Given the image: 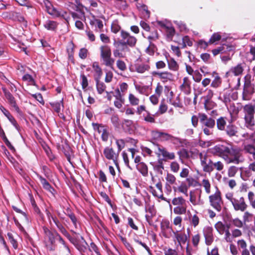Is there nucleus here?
I'll return each mask as SVG.
<instances>
[{
  "mask_svg": "<svg viewBox=\"0 0 255 255\" xmlns=\"http://www.w3.org/2000/svg\"><path fill=\"white\" fill-rule=\"evenodd\" d=\"M210 152L213 155L222 158L227 164H239L245 160L240 149L234 148L232 144L216 145L210 149Z\"/></svg>",
  "mask_w": 255,
  "mask_h": 255,
  "instance_id": "nucleus-1",
  "label": "nucleus"
},
{
  "mask_svg": "<svg viewBox=\"0 0 255 255\" xmlns=\"http://www.w3.org/2000/svg\"><path fill=\"white\" fill-rule=\"evenodd\" d=\"M243 109L244 113L245 127L251 130H255V104H247L243 107Z\"/></svg>",
  "mask_w": 255,
  "mask_h": 255,
  "instance_id": "nucleus-2",
  "label": "nucleus"
},
{
  "mask_svg": "<svg viewBox=\"0 0 255 255\" xmlns=\"http://www.w3.org/2000/svg\"><path fill=\"white\" fill-rule=\"evenodd\" d=\"M121 39L118 41H115L114 45L117 46H121L122 47H126L127 46L130 47H135L137 39L134 36L131 35L130 33L126 31L122 30L121 31Z\"/></svg>",
  "mask_w": 255,
  "mask_h": 255,
  "instance_id": "nucleus-3",
  "label": "nucleus"
},
{
  "mask_svg": "<svg viewBox=\"0 0 255 255\" xmlns=\"http://www.w3.org/2000/svg\"><path fill=\"white\" fill-rule=\"evenodd\" d=\"M221 195V192L217 188L216 192L209 197L210 205L218 212L221 211L223 204Z\"/></svg>",
  "mask_w": 255,
  "mask_h": 255,
  "instance_id": "nucleus-4",
  "label": "nucleus"
},
{
  "mask_svg": "<svg viewBox=\"0 0 255 255\" xmlns=\"http://www.w3.org/2000/svg\"><path fill=\"white\" fill-rule=\"evenodd\" d=\"M243 91L242 93V100L249 101L252 98V95L254 93V88L250 80L245 77Z\"/></svg>",
  "mask_w": 255,
  "mask_h": 255,
  "instance_id": "nucleus-5",
  "label": "nucleus"
},
{
  "mask_svg": "<svg viewBox=\"0 0 255 255\" xmlns=\"http://www.w3.org/2000/svg\"><path fill=\"white\" fill-rule=\"evenodd\" d=\"M157 151L155 152L158 157L162 156L163 160H173L175 158V153L173 152H169L166 148L159 144H156Z\"/></svg>",
  "mask_w": 255,
  "mask_h": 255,
  "instance_id": "nucleus-6",
  "label": "nucleus"
},
{
  "mask_svg": "<svg viewBox=\"0 0 255 255\" xmlns=\"http://www.w3.org/2000/svg\"><path fill=\"white\" fill-rule=\"evenodd\" d=\"M46 215L47 218L49 221V223L51 224V220L54 223L57 228L61 232V233L66 236L68 239H70V235L62 225V224L60 222L58 219L56 218V217L53 216L51 213L48 210L46 211Z\"/></svg>",
  "mask_w": 255,
  "mask_h": 255,
  "instance_id": "nucleus-7",
  "label": "nucleus"
},
{
  "mask_svg": "<svg viewBox=\"0 0 255 255\" xmlns=\"http://www.w3.org/2000/svg\"><path fill=\"white\" fill-rule=\"evenodd\" d=\"M160 228L164 237L169 239L172 237V233L174 231L168 220H163L160 223Z\"/></svg>",
  "mask_w": 255,
  "mask_h": 255,
  "instance_id": "nucleus-8",
  "label": "nucleus"
},
{
  "mask_svg": "<svg viewBox=\"0 0 255 255\" xmlns=\"http://www.w3.org/2000/svg\"><path fill=\"white\" fill-rule=\"evenodd\" d=\"M172 237H173V241L175 243H177L178 245L182 247V245L185 244L187 241L188 237L184 233L182 232L181 230L174 231L172 233Z\"/></svg>",
  "mask_w": 255,
  "mask_h": 255,
  "instance_id": "nucleus-9",
  "label": "nucleus"
},
{
  "mask_svg": "<svg viewBox=\"0 0 255 255\" xmlns=\"http://www.w3.org/2000/svg\"><path fill=\"white\" fill-rule=\"evenodd\" d=\"M152 74L157 76L163 83L171 82L174 80V75L168 71H154Z\"/></svg>",
  "mask_w": 255,
  "mask_h": 255,
  "instance_id": "nucleus-10",
  "label": "nucleus"
},
{
  "mask_svg": "<svg viewBox=\"0 0 255 255\" xmlns=\"http://www.w3.org/2000/svg\"><path fill=\"white\" fill-rule=\"evenodd\" d=\"M199 121L201 126L208 128H215V121L212 118H209L205 114L199 113Z\"/></svg>",
  "mask_w": 255,
  "mask_h": 255,
  "instance_id": "nucleus-11",
  "label": "nucleus"
},
{
  "mask_svg": "<svg viewBox=\"0 0 255 255\" xmlns=\"http://www.w3.org/2000/svg\"><path fill=\"white\" fill-rule=\"evenodd\" d=\"M242 147L245 154L249 157H252L255 160V143H250L244 142L242 144Z\"/></svg>",
  "mask_w": 255,
  "mask_h": 255,
  "instance_id": "nucleus-12",
  "label": "nucleus"
},
{
  "mask_svg": "<svg viewBox=\"0 0 255 255\" xmlns=\"http://www.w3.org/2000/svg\"><path fill=\"white\" fill-rule=\"evenodd\" d=\"M104 154L108 159L113 160L115 165L118 166L119 152L116 153L113 148L106 147L104 150Z\"/></svg>",
  "mask_w": 255,
  "mask_h": 255,
  "instance_id": "nucleus-13",
  "label": "nucleus"
},
{
  "mask_svg": "<svg viewBox=\"0 0 255 255\" xmlns=\"http://www.w3.org/2000/svg\"><path fill=\"white\" fill-rule=\"evenodd\" d=\"M2 91L9 104L14 109L17 113H19L20 110L16 104V101L13 95L5 88H2Z\"/></svg>",
  "mask_w": 255,
  "mask_h": 255,
  "instance_id": "nucleus-14",
  "label": "nucleus"
},
{
  "mask_svg": "<svg viewBox=\"0 0 255 255\" xmlns=\"http://www.w3.org/2000/svg\"><path fill=\"white\" fill-rule=\"evenodd\" d=\"M234 209L236 211H244L247 207L244 197H241L239 199H236L232 203Z\"/></svg>",
  "mask_w": 255,
  "mask_h": 255,
  "instance_id": "nucleus-15",
  "label": "nucleus"
},
{
  "mask_svg": "<svg viewBox=\"0 0 255 255\" xmlns=\"http://www.w3.org/2000/svg\"><path fill=\"white\" fill-rule=\"evenodd\" d=\"M203 232L206 244L208 246L210 245L214 240L212 228L210 227H205L203 229Z\"/></svg>",
  "mask_w": 255,
  "mask_h": 255,
  "instance_id": "nucleus-16",
  "label": "nucleus"
},
{
  "mask_svg": "<svg viewBox=\"0 0 255 255\" xmlns=\"http://www.w3.org/2000/svg\"><path fill=\"white\" fill-rule=\"evenodd\" d=\"M244 68L243 64L240 63L238 64L236 66L232 67L229 72L227 73V74H229V75H234L236 76H239L242 74Z\"/></svg>",
  "mask_w": 255,
  "mask_h": 255,
  "instance_id": "nucleus-17",
  "label": "nucleus"
},
{
  "mask_svg": "<svg viewBox=\"0 0 255 255\" xmlns=\"http://www.w3.org/2000/svg\"><path fill=\"white\" fill-rule=\"evenodd\" d=\"M145 211L147 214L145 215L146 221L151 225L152 223V218L156 215V210L153 206H149L145 208Z\"/></svg>",
  "mask_w": 255,
  "mask_h": 255,
  "instance_id": "nucleus-18",
  "label": "nucleus"
},
{
  "mask_svg": "<svg viewBox=\"0 0 255 255\" xmlns=\"http://www.w3.org/2000/svg\"><path fill=\"white\" fill-rule=\"evenodd\" d=\"M181 90L185 94L188 95L191 93V82L188 77H184L183 83L180 86Z\"/></svg>",
  "mask_w": 255,
  "mask_h": 255,
  "instance_id": "nucleus-19",
  "label": "nucleus"
},
{
  "mask_svg": "<svg viewBox=\"0 0 255 255\" xmlns=\"http://www.w3.org/2000/svg\"><path fill=\"white\" fill-rule=\"evenodd\" d=\"M43 229L45 234V239H47L50 244H54L55 242V238L57 237L55 235V232H52L45 227H44Z\"/></svg>",
  "mask_w": 255,
  "mask_h": 255,
  "instance_id": "nucleus-20",
  "label": "nucleus"
},
{
  "mask_svg": "<svg viewBox=\"0 0 255 255\" xmlns=\"http://www.w3.org/2000/svg\"><path fill=\"white\" fill-rule=\"evenodd\" d=\"M47 12L50 15L54 17H60L63 16L62 11L58 10L55 7H54L51 3L45 8Z\"/></svg>",
  "mask_w": 255,
  "mask_h": 255,
  "instance_id": "nucleus-21",
  "label": "nucleus"
},
{
  "mask_svg": "<svg viewBox=\"0 0 255 255\" xmlns=\"http://www.w3.org/2000/svg\"><path fill=\"white\" fill-rule=\"evenodd\" d=\"M163 161V159L159 158L156 162H150L154 171L160 174H162L164 169Z\"/></svg>",
  "mask_w": 255,
  "mask_h": 255,
  "instance_id": "nucleus-22",
  "label": "nucleus"
},
{
  "mask_svg": "<svg viewBox=\"0 0 255 255\" xmlns=\"http://www.w3.org/2000/svg\"><path fill=\"white\" fill-rule=\"evenodd\" d=\"M100 58L103 64L113 69L115 60L112 58V55L101 57Z\"/></svg>",
  "mask_w": 255,
  "mask_h": 255,
  "instance_id": "nucleus-23",
  "label": "nucleus"
},
{
  "mask_svg": "<svg viewBox=\"0 0 255 255\" xmlns=\"http://www.w3.org/2000/svg\"><path fill=\"white\" fill-rule=\"evenodd\" d=\"M225 130L226 134L229 137L236 136L238 133V128L233 124L228 125Z\"/></svg>",
  "mask_w": 255,
  "mask_h": 255,
  "instance_id": "nucleus-24",
  "label": "nucleus"
},
{
  "mask_svg": "<svg viewBox=\"0 0 255 255\" xmlns=\"http://www.w3.org/2000/svg\"><path fill=\"white\" fill-rule=\"evenodd\" d=\"M165 180L167 182L166 184V188H167V187H169V191H171V187L170 185L176 184V179L175 176L171 173H167L166 176L165 177Z\"/></svg>",
  "mask_w": 255,
  "mask_h": 255,
  "instance_id": "nucleus-25",
  "label": "nucleus"
},
{
  "mask_svg": "<svg viewBox=\"0 0 255 255\" xmlns=\"http://www.w3.org/2000/svg\"><path fill=\"white\" fill-rule=\"evenodd\" d=\"M58 26V23L53 20H47L43 24V26L48 30L55 31Z\"/></svg>",
  "mask_w": 255,
  "mask_h": 255,
  "instance_id": "nucleus-26",
  "label": "nucleus"
},
{
  "mask_svg": "<svg viewBox=\"0 0 255 255\" xmlns=\"http://www.w3.org/2000/svg\"><path fill=\"white\" fill-rule=\"evenodd\" d=\"M90 24L95 25V31L97 32H102L104 27L103 21L99 19L94 18L90 21Z\"/></svg>",
  "mask_w": 255,
  "mask_h": 255,
  "instance_id": "nucleus-27",
  "label": "nucleus"
},
{
  "mask_svg": "<svg viewBox=\"0 0 255 255\" xmlns=\"http://www.w3.org/2000/svg\"><path fill=\"white\" fill-rule=\"evenodd\" d=\"M136 168L139 172L144 177L148 175V167L144 162H140L136 165Z\"/></svg>",
  "mask_w": 255,
  "mask_h": 255,
  "instance_id": "nucleus-28",
  "label": "nucleus"
},
{
  "mask_svg": "<svg viewBox=\"0 0 255 255\" xmlns=\"http://www.w3.org/2000/svg\"><path fill=\"white\" fill-rule=\"evenodd\" d=\"M168 68L172 71H177L179 69V65L177 62L173 58L167 59Z\"/></svg>",
  "mask_w": 255,
  "mask_h": 255,
  "instance_id": "nucleus-29",
  "label": "nucleus"
},
{
  "mask_svg": "<svg viewBox=\"0 0 255 255\" xmlns=\"http://www.w3.org/2000/svg\"><path fill=\"white\" fill-rule=\"evenodd\" d=\"M142 118L147 123L151 124L155 123L154 115L151 114L149 111H146V113H143L142 115Z\"/></svg>",
  "mask_w": 255,
  "mask_h": 255,
  "instance_id": "nucleus-30",
  "label": "nucleus"
},
{
  "mask_svg": "<svg viewBox=\"0 0 255 255\" xmlns=\"http://www.w3.org/2000/svg\"><path fill=\"white\" fill-rule=\"evenodd\" d=\"M100 57L112 55L111 48L108 45H102L100 47Z\"/></svg>",
  "mask_w": 255,
  "mask_h": 255,
  "instance_id": "nucleus-31",
  "label": "nucleus"
},
{
  "mask_svg": "<svg viewBox=\"0 0 255 255\" xmlns=\"http://www.w3.org/2000/svg\"><path fill=\"white\" fill-rule=\"evenodd\" d=\"M135 71L139 73H143L146 71H148L150 69V66L148 64H136L135 66Z\"/></svg>",
  "mask_w": 255,
  "mask_h": 255,
  "instance_id": "nucleus-32",
  "label": "nucleus"
},
{
  "mask_svg": "<svg viewBox=\"0 0 255 255\" xmlns=\"http://www.w3.org/2000/svg\"><path fill=\"white\" fill-rule=\"evenodd\" d=\"M217 127L220 130H224L226 128V121L225 118L220 117L217 120Z\"/></svg>",
  "mask_w": 255,
  "mask_h": 255,
  "instance_id": "nucleus-33",
  "label": "nucleus"
},
{
  "mask_svg": "<svg viewBox=\"0 0 255 255\" xmlns=\"http://www.w3.org/2000/svg\"><path fill=\"white\" fill-rule=\"evenodd\" d=\"M100 79L96 78V88L97 91L99 94H102L106 88V85L100 81Z\"/></svg>",
  "mask_w": 255,
  "mask_h": 255,
  "instance_id": "nucleus-34",
  "label": "nucleus"
},
{
  "mask_svg": "<svg viewBox=\"0 0 255 255\" xmlns=\"http://www.w3.org/2000/svg\"><path fill=\"white\" fill-rule=\"evenodd\" d=\"M63 152L67 158V160L72 164L71 157L73 154V151L69 145H66L63 148Z\"/></svg>",
  "mask_w": 255,
  "mask_h": 255,
  "instance_id": "nucleus-35",
  "label": "nucleus"
},
{
  "mask_svg": "<svg viewBox=\"0 0 255 255\" xmlns=\"http://www.w3.org/2000/svg\"><path fill=\"white\" fill-rule=\"evenodd\" d=\"M198 154L200 160L201 165L203 168L204 166L208 161V154L207 152L205 151L200 152H198Z\"/></svg>",
  "mask_w": 255,
  "mask_h": 255,
  "instance_id": "nucleus-36",
  "label": "nucleus"
},
{
  "mask_svg": "<svg viewBox=\"0 0 255 255\" xmlns=\"http://www.w3.org/2000/svg\"><path fill=\"white\" fill-rule=\"evenodd\" d=\"M38 178L40 180V181L41 183V184L42 185V186L43 187L50 191V192H52V190H53V189L52 188V187L51 186V185H50V184L48 183V182L46 180V179H45L44 178H43V177H42L40 175H38Z\"/></svg>",
  "mask_w": 255,
  "mask_h": 255,
  "instance_id": "nucleus-37",
  "label": "nucleus"
},
{
  "mask_svg": "<svg viewBox=\"0 0 255 255\" xmlns=\"http://www.w3.org/2000/svg\"><path fill=\"white\" fill-rule=\"evenodd\" d=\"M252 133L246 132L242 135V137L244 138L243 142H247L248 140H251L254 143H255V129Z\"/></svg>",
  "mask_w": 255,
  "mask_h": 255,
  "instance_id": "nucleus-38",
  "label": "nucleus"
},
{
  "mask_svg": "<svg viewBox=\"0 0 255 255\" xmlns=\"http://www.w3.org/2000/svg\"><path fill=\"white\" fill-rule=\"evenodd\" d=\"M201 193L199 195L198 199H196V196L194 194V192L192 191L190 192V201L193 205H197L200 204V197H201Z\"/></svg>",
  "mask_w": 255,
  "mask_h": 255,
  "instance_id": "nucleus-39",
  "label": "nucleus"
},
{
  "mask_svg": "<svg viewBox=\"0 0 255 255\" xmlns=\"http://www.w3.org/2000/svg\"><path fill=\"white\" fill-rule=\"evenodd\" d=\"M186 205L177 206L173 209V212L176 215H182L186 213Z\"/></svg>",
  "mask_w": 255,
  "mask_h": 255,
  "instance_id": "nucleus-40",
  "label": "nucleus"
},
{
  "mask_svg": "<svg viewBox=\"0 0 255 255\" xmlns=\"http://www.w3.org/2000/svg\"><path fill=\"white\" fill-rule=\"evenodd\" d=\"M92 67L97 75L96 78L100 79L103 75L102 69L100 67L99 64L97 62H94L92 64Z\"/></svg>",
  "mask_w": 255,
  "mask_h": 255,
  "instance_id": "nucleus-41",
  "label": "nucleus"
},
{
  "mask_svg": "<svg viewBox=\"0 0 255 255\" xmlns=\"http://www.w3.org/2000/svg\"><path fill=\"white\" fill-rule=\"evenodd\" d=\"M172 203L175 206L186 205V200L182 197H175L173 199Z\"/></svg>",
  "mask_w": 255,
  "mask_h": 255,
  "instance_id": "nucleus-42",
  "label": "nucleus"
},
{
  "mask_svg": "<svg viewBox=\"0 0 255 255\" xmlns=\"http://www.w3.org/2000/svg\"><path fill=\"white\" fill-rule=\"evenodd\" d=\"M50 104L53 110L57 113L60 112L61 105L63 107V100H61L59 102L50 103Z\"/></svg>",
  "mask_w": 255,
  "mask_h": 255,
  "instance_id": "nucleus-43",
  "label": "nucleus"
},
{
  "mask_svg": "<svg viewBox=\"0 0 255 255\" xmlns=\"http://www.w3.org/2000/svg\"><path fill=\"white\" fill-rule=\"evenodd\" d=\"M120 239L122 243L124 244L126 248L127 249V250L130 253H134V250L133 248H132V246L130 244V243L127 241V239L125 238L122 236H121Z\"/></svg>",
  "mask_w": 255,
  "mask_h": 255,
  "instance_id": "nucleus-44",
  "label": "nucleus"
},
{
  "mask_svg": "<svg viewBox=\"0 0 255 255\" xmlns=\"http://www.w3.org/2000/svg\"><path fill=\"white\" fill-rule=\"evenodd\" d=\"M128 100L130 104L132 106H137L139 103V99L132 94L128 95Z\"/></svg>",
  "mask_w": 255,
  "mask_h": 255,
  "instance_id": "nucleus-45",
  "label": "nucleus"
},
{
  "mask_svg": "<svg viewBox=\"0 0 255 255\" xmlns=\"http://www.w3.org/2000/svg\"><path fill=\"white\" fill-rule=\"evenodd\" d=\"M213 163V162L211 159L208 160L207 162L206 163L203 168V171L209 173L212 172L213 171V168L212 167V165Z\"/></svg>",
  "mask_w": 255,
  "mask_h": 255,
  "instance_id": "nucleus-46",
  "label": "nucleus"
},
{
  "mask_svg": "<svg viewBox=\"0 0 255 255\" xmlns=\"http://www.w3.org/2000/svg\"><path fill=\"white\" fill-rule=\"evenodd\" d=\"M111 121L115 128H118L120 127L121 125V122L117 115H112L111 118Z\"/></svg>",
  "mask_w": 255,
  "mask_h": 255,
  "instance_id": "nucleus-47",
  "label": "nucleus"
},
{
  "mask_svg": "<svg viewBox=\"0 0 255 255\" xmlns=\"http://www.w3.org/2000/svg\"><path fill=\"white\" fill-rule=\"evenodd\" d=\"M222 83V80L221 78L217 75L214 79V80L212 82L211 84V86L217 88L220 86L221 84Z\"/></svg>",
  "mask_w": 255,
  "mask_h": 255,
  "instance_id": "nucleus-48",
  "label": "nucleus"
},
{
  "mask_svg": "<svg viewBox=\"0 0 255 255\" xmlns=\"http://www.w3.org/2000/svg\"><path fill=\"white\" fill-rule=\"evenodd\" d=\"M238 168L235 166H230L228 170V175L229 177H233L235 176L238 171Z\"/></svg>",
  "mask_w": 255,
  "mask_h": 255,
  "instance_id": "nucleus-49",
  "label": "nucleus"
},
{
  "mask_svg": "<svg viewBox=\"0 0 255 255\" xmlns=\"http://www.w3.org/2000/svg\"><path fill=\"white\" fill-rule=\"evenodd\" d=\"M228 46L227 45H223L216 49L212 50V53L214 56L218 55L219 53H223L225 52V49H227Z\"/></svg>",
  "mask_w": 255,
  "mask_h": 255,
  "instance_id": "nucleus-50",
  "label": "nucleus"
},
{
  "mask_svg": "<svg viewBox=\"0 0 255 255\" xmlns=\"http://www.w3.org/2000/svg\"><path fill=\"white\" fill-rule=\"evenodd\" d=\"M188 186L184 183H182L178 187V192L184 194L186 196H188Z\"/></svg>",
  "mask_w": 255,
  "mask_h": 255,
  "instance_id": "nucleus-51",
  "label": "nucleus"
},
{
  "mask_svg": "<svg viewBox=\"0 0 255 255\" xmlns=\"http://www.w3.org/2000/svg\"><path fill=\"white\" fill-rule=\"evenodd\" d=\"M155 50V45L151 41H150L148 46L146 49V52L149 55H153Z\"/></svg>",
  "mask_w": 255,
  "mask_h": 255,
  "instance_id": "nucleus-52",
  "label": "nucleus"
},
{
  "mask_svg": "<svg viewBox=\"0 0 255 255\" xmlns=\"http://www.w3.org/2000/svg\"><path fill=\"white\" fill-rule=\"evenodd\" d=\"M202 185L204 187L206 192L209 194L211 192V184L208 179H204L202 180Z\"/></svg>",
  "mask_w": 255,
  "mask_h": 255,
  "instance_id": "nucleus-53",
  "label": "nucleus"
},
{
  "mask_svg": "<svg viewBox=\"0 0 255 255\" xmlns=\"http://www.w3.org/2000/svg\"><path fill=\"white\" fill-rule=\"evenodd\" d=\"M203 133L208 136L213 135L214 128H208L207 127L201 126Z\"/></svg>",
  "mask_w": 255,
  "mask_h": 255,
  "instance_id": "nucleus-54",
  "label": "nucleus"
},
{
  "mask_svg": "<svg viewBox=\"0 0 255 255\" xmlns=\"http://www.w3.org/2000/svg\"><path fill=\"white\" fill-rule=\"evenodd\" d=\"M221 38V35L218 33H214L211 37L208 43L210 44H213L216 41H219Z\"/></svg>",
  "mask_w": 255,
  "mask_h": 255,
  "instance_id": "nucleus-55",
  "label": "nucleus"
},
{
  "mask_svg": "<svg viewBox=\"0 0 255 255\" xmlns=\"http://www.w3.org/2000/svg\"><path fill=\"white\" fill-rule=\"evenodd\" d=\"M7 236L8 238L10 243L12 244L14 249H16L18 247V244L17 241L14 239L12 234L10 233H8Z\"/></svg>",
  "mask_w": 255,
  "mask_h": 255,
  "instance_id": "nucleus-56",
  "label": "nucleus"
},
{
  "mask_svg": "<svg viewBox=\"0 0 255 255\" xmlns=\"http://www.w3.org/2000/svg\"><path fill=\"white\" fill-rule=\"evenodd\" d=\"M170 168L172 172L177 173L179 170L180 166L178 162L176 161H173L170 163Z\"/></svg>",
  "mask_w": 255,
  "mask_h": 255,
  "instance_id": "nucleus-57",
  "label": "nucleus"
},
{
  "mask_svg": "<svg viewBox=\"0 0 255 255\" xmlns=\"http://www.w3.org/2000/svg\"><path fill=\"white\" fill-rule=\"evenodd\" d=\"M121 26L117 21H114L111 25V31L114 33H117L121 30Z\"/></svg>",
  "mask_w": 255,
  "mask_h": 255,
  "instance_id": "nucleus-58",
  "label": "nucleus"
},
{
  "mask_svg": "<svg viewBox=\"0 0 255 255\" xmlns=\"http://www.w3.org/2000/svg\"><path fill=\"white\" fill-rule=\"evenodd\" d=\"M117 67L121 71H125L127 69V66L125 62L121 60H118L117 61Z\"/></svg>",
  "mask_w": 255,
  "mask_h": 255,
  "instance_id": "nucleus-59",
  "label": "nucleus"
},
{
  "mask_svg": "<svg viewBox=\"0 0 255 255\" xmlns=\"http://www.w3.org/2000/svg\"><path fill=\"white\" fill-rule=\"evenodd\" d=\"M116 144L118 146V152L119 153L122 150V149L124 148L125 142L124 140L122 139H117Z\"/></svg>",
  "mask_w": 255,
  "mask_h": 255,
  "instance_id": "nucleus-60",
  "label": "nucleus"
},
{
  "mask_svg": "<svg viewBox=\"0 0 255 255\" xmlns=\"http://www.w3.org/2000/svg\"><path fill=\"white\" fill-rule=\"evenodd\" d=\"M193 79L196 82H200L202 79V76L198 70H195L192 75Z\"/></svg>",
  "mask_w": 255,
  "mask_h": 255,
  "instance_id": "nucleus-61",
  "label": "nucleus"
},
{
  "mask_svg": "<svg viewBox=\"0 0 255 255\" xmlns=\"http://www.w3.org/2000/svg\"><path fill=\"white\" fill-rule=\"evenodd\" d=\"M177 154L179 156L180 159L187 158L188 156V153L187 150L185 149H182L177 152Z\"/></svg>",
  "mask_w": 255,
  "mask_h": 255,
  "instance_id": "nucleus-62",
  "label": "nucleus"
},
{
  "mask_svg": "<svg viewBox=\"0 0 255 255\" xmlns=\"http://www.w3.org/2000/svg\"><path fill=\"white\" fill-rule=\"evenodd\" d=\"M135 89L141 94L146 95L147 87L146 86H141L140 85H135Z\"/></svg>",
  "mask_w": 255,
  "mask_h": 255,
  "instance_id": "nucleus-63",
  "label": "nucleus"
},
{
  "mask_svg": "<svg viewBox=\"0 0 255 255\" xmlns=\"http://www.w3.org/2000/svg\"><path fill=\"white\" fill-rule=\"evenodd\" d=\"M81 85L82 88L85 89L88 86V82L86 76L84 74L81 75Z\"/></svg>",
  "mask_w": 255,
  "mask_h": 255,
  "instance_id": "nucleus-64",
  "label": "nucleus"
}]
</instances>
